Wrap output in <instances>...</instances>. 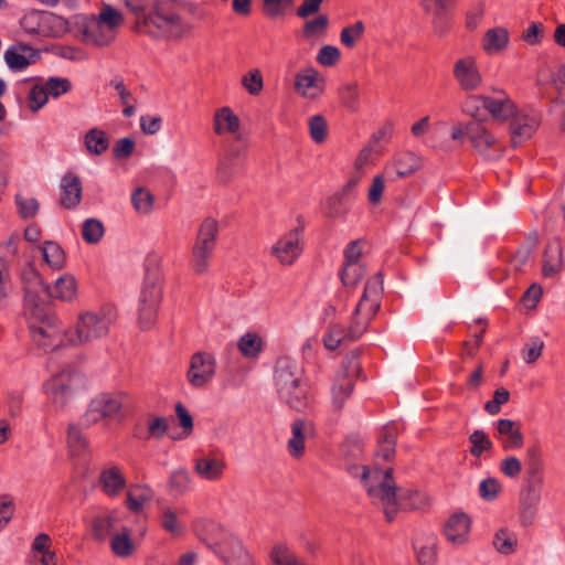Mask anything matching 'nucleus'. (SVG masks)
Listing matches in <instances>:
<instances>
[{
  "mask_svg": "<svg viewBox=\"0 0 565 565\" xmlns=\"http://www.w3.org/2000/svg\"><path fill=\"white\" fill-rule=\"evenodd\" d=\"M417 561L420 565H434L436 556V537L433 534L426 537H416L413 542Z\"/></svg>",
  "mask_w": 565,
  "mask_h": 565,
  "instance_id": "obj_37",
  "label": "nucleus"
},
{
  "mask_svg": "<svg viewBox=\"0 0 565 565\" xmlns=\"http://www.w3.org/2000/svg\"><path fill=\"white\" fill-rule=\"evenodd\" d=\"M99 484L106 495L115 498L126 488L127 481L121 468L117 465H111L100 471Z\"/></svg>",
  "mask_w": 565,
  "mask_h": 565,
  "instance_id": "obj_23",
  "label": "nucleus"
},
{
  "mask_svg": "<svg viewBox=\"0 0 565 565\" xmlns=\"http://www.w3.org/2000/svg\"><path fill=\"white\" fill-rule=\"evenodd\" d=\"M311 139L316 143H322L327 138L328 124L322 115H313L308 120Z\"/></svg>",
  "mask_w": 565,
  "mask_h": 565,
  "instance_id": "obj_51",
  "label": "nucleus"
},
{
  "mask_svg": "<svg viewBox=\"0 0 565 565\" xmlns=\"http://www.w3.org/2000/svg\"><path fill=\"white\" fill-rule=\"evenodd\" d=\"M209 545L225 565H255L242 542L231 533L222 532L221 537Z\"/></svg>",
  "mask_w": 565,
  "mask_h": 565,
  "instance_id": "obj_13",
  "label": "nucleus"
},
{
  "mask_svg": "<svg viewBox=\"0 0 565 565\" xmlns=\"http://www.w3.org/2000/svg\"><path fill=\"white\" fill-rule=\"evenodd\" d=\"M518 539L516 535L507 530L501 529L499 530L493 539V545L497 548V551L501 554L509 555L514 552V548L516 546Z\"/></svg>",
  "mask_w": 565,
  "mask_h": 565,
  "instance_id": "obj_44",
  "label": "nucleus"
},
{
  "mask_svg": "<svg viewBox=\"0 0 565 565\" xmlns=\"http://www.w3.org/2000/svg\"><path fill=\"white\" fill-rule=\"evenodd\" d=\"M15 204L19 214L24 218L33 217L39 210V202L34 198H24L20 194L15 195Z\"/></svg>",
  "mask_w": 565,
  "mask_h": 565,
  "instance_id": "obj_63",
  "label": "nucleus"
},
{
  "mask_svg": "<svg viewBox=\"0 0 565 565\" xmlns=\"http://www.w3.org/2000/svg\"><path fill=\"white\" fill-rule=\"evenodd\" d=\"M302 367L289 356L279 358L275 366V385L279 398L290 408L302 411L308 405V387Z\"/></svg>",
  "mask_w": 565,
  "mask_h": 565,
  "instance_id": "obj_4",
  "label": "nucleus"
},
{
  "mask_svg": "<svg viewBox=\"0 0 565 565\" xmlns=\"http://www.w3.org/2000/svg\"><path fill=\"white\" fill-rule=\"evenodd\" d=\"M302 227H296L282 236L273 247L271 253L282 265H291L301 254Z\"/></svg>",
  "mask_w": 565,
  "mask_h": 565,
  "instance_id": "obj_16",
  "label": "nucleus"
},
{
  "mask_svg": "<svg viewBox=\"0 0 565 565\" xmlns=\"http://www.w3.org/2000/svg\"><path fill=\"white\" fill-rule=\"evenodd\" d=\"M242 85L250 95H258L264 86L263 76L259 70H253L242 77Z\"/></svg>",
  "mask_w": 565,
  "mask_h": 565,
  "instance_id": "obj_59",
  "label": "nucleus"
},
{
  "mask_svg": "<svg viewBox=\"0 0 565 565\" xmlns=\"http://www.w3.org/2000/svg\"><path fill=\"white\" fill-rule=\"evenodd\" d=\"M121 520V513L118 510L104 511L95 516L93 522V533L97 540L106 539Z\"/></svg>",
  "mask_w": 565,
  "mask_h": 565,
  "instance_id": "obj_31",
  "label": "nucleus"
},
{
  "mask_svg": "<svg viewBox=\"0 0 565 565\" xmlns=\"http://www.w3.org/2000/svg\"><path fill=\"white\" fill-rule=\"evenodd\" d=\"M47 94L43 84L35 83L28 93V106L32 113L39 111L47 103Z\"/></svg>",
  "mask_w": 565,
  "mask_h": 565,
  "instance_id": "obj_53",
  "label": "nucleus"
},
{
  "mask_svg": "<svg viewBox=\"0 0 565 565\" xmlns=\"http://www.w3.org/2000/svg\"><path fill=\"white\" fill-rule=\"evenodd\" d=\"M110 548L116 556L128 557L135 552V544L129 533L124 531L113 536Z\"/></svg>",
  "mask_w": 565,
  "mask_h": 565,
  "instance_id": "obj_42",
  "label": "nucleus"
},
{
  "mask_svg": "<svg viewBox=\"0 0 565 565\" xmlns=\"http://www.w3.org/2000/svg\"><path fill=\"white\" fill-rule=\"evenodd\" d=\"M213 121L214 132L218 136L225 132L235 134L241 126L239 118L227 106L216 110Z\"/></svg>",
  "mask_w": 565,
  "mask_h": 565,
  "instance_id": "obj_34",
  "label": "nucleus"
},
{
  "mask_svg": "<svg viewBox=\"0 0 565 565\" xmlns=\"http://www.w3.org/2000/svg\"><path fill=\"white\" fill-rule=\"evenodd\" d=\"M40 52L26 44L11 45L4 52V61L11 71L19 72L35 63Z\"/></svg>",
  "mask_w": 565,
  "mask_h": 565,
  "instance_id": "obj_20",
  "label": "nucleus"
},
{
  "mask_svg": "<svg viewBox=\"0 0 565 565\" xmlns=\"http://www.w3.org/2000/svg\"><path fill=\"white\" fill-rule=\"evenodd\" d=\"M191 479L184 469L174 470L169 478V488L175 494H183L190 489Z\"/></svg>",
  "mask_w": 565,
  "mask_h": 565,
  "instance_id": "obj_52",
  "label": "nucleus"
},
{
  "mask_svg": "<svg viewBox=\"0 0 565 565\" xmlns=\"http://www.w3.org/2000/svg\"><path fill=\"white\" fill-rule=\"evenodd\" d=\"M497 431L504 450L519 449L523 446L524 437L520 425L512 419L501 418L497 422Z\"/></svg>",
  "mask_w": 565,
  "mask_h": 565,
  "instance_id": "obj_25",
  "label": "nucleus"
},
{
  "mask_svg": "<svg viewBox=\"0 0 565 565\" xmlns=\"http://www.w3.org/2000/svg\"><path fill=\"white\" fill-rule=\"evenodd\" d=\"M153 497V491L146 484H131L126 495V507L131 512H140Z\"/></svg>",
  "mask_w": 565,
  "mask_h": 565,
  "instance_id": "obj_36",
  "label": "nucleus"
},
{
  "mask_svg": "<svg viewBox=\"0 0 565 565\" xmlns=\"http://www.w3.org/2000/svg\"><path fill=\"white\" fill-rule=\"evenodd\" d=\"M470 532V519L466 513H455L446 521L444 534L448 542L461 545L467 542Z\"/></svg>",
  "mask_w": 565,
  "mask_h": 565,
  "instance_id": "obj_21",
  "label": "nucleus"
},
{
  "mask_svg": "<svg viewBox=\"0 0 565 565\" xmlns=\"http://www.w3.org/2000/svg\"><path fill=\"white\" fill-rule=\"evenodd\" d=\"M215 358L207 352H196L190 359L186 380L195 388L205 386L215 375Z\"/></svg>",
  "mask_w": 565,
  "mask_h": 565,
  "instance_id": "obj_14",
  "label": "nucleus"
},
{
  "mask_svg": "<svg viewBox=\"0 0 565 565\" xmlns=\"http://www.w3.org/2000/svg\"><path fill=\"white\" fill-rule=\"evenodd\" d=\"M396 437L395 427L393 425L385 426L379 438L376 456L382 457L386 461L391 460L395 454Z\"/></svg>",
  "mask_w": 565,
  "mask_h": 565,
  "instance_id": "obj_38",
  "label": "nucleus"
},
{
  "mask_svg": "<svg viewBox=\"0 0 565 565\" xmlns=\"http://www.w3.org/2000/svg\"><path fill=\"white\" fill-rule=\"evenodd\" d=\"M45 92L49 96L54 98L65 94L70 89V82L66 78L50 77L45 84H43Z\"/></svg>",
  "mask_w": 565,
  "mask_h": 565,
  "instance_id": "obj_62",
  "label": "nucleus"
},
{
  "mask_svg": "<svg viewBox=\"0 0 565 565\" xmlns=\"http://www.w3.org/2000/svg\"><path fill=\"white\" fill-rule=\"evenodd\" d=\"M185 514L184 508L164 507L161 513L162 529L173 535H178L185 529L182 516Z\"/></svg>",
  "mask_w": 565,
  "mask_h": 565,
  "instance_id": "obj_35",
  "label": "nucleus"
},
{
  "mask_svg": "<svg viewBox=\"0 0 565 565\" xmlns=\"http://www.w3.org/2000/svg\"><path fill=\"white\" fill-rule=\"evenodd\" d=\"M24 315L28 321L31 340L43 352L54 351L63 343V335L56 319L49 311L46 296L67 299L66 280L62 276L56 279L53 288L44 285L40 275L30 268L23 273Z\"/></svg>",
  "mask_w": 565,
  "mask_h": 565,
  "instance_id": "obj_1",
  "label": "nucleus"
},
{
  "mask_svg": "<svg viewBox=\"0 0 565 565\" xmlns=\"http://www.w3.org/2000/svg\"><path fill=\"white\" fill-rule=\"evenodd\" d=\"M81 233L86 243L97 244L105 234V227L102 221L92 217L84 221Z\"/></svg>",
  "mask_w": 565,
  "mask_h": 565,
  "instance_id": "obj_41",
  "label": "nucleus"
},
{
  "mask_svg": "<svg viewBox=\"0 0 565 565\" xmlns=\"http://www.w3.org/2000/svg\"><path fill=\"white\" fill-rule=\"evenodd\" d=\"M469 443L471 444L469 452L471 456L477 458L480 457L484 451L492 448V441L481 429H476L472 434H470Z\"/></svg>",
  "mask_w": 565,
  "mask_h": 565,
  "instance_id": "obj_49",
  "label": "nucleus"
},
{
  "mask_svg": "<svg viewBox=\"0 0 565 565\" xmlns=\"http://www.w3.org/2000/svg\"><path fill=\"white\" fill-rule=\"evenodd\" d=\"M73 35L85 45L103 47L113 42L116 33L108 31L94 14H75L73 15Z\"/></svg>",
  "mask_w": 565,
  "mask_h": 565,
  "instance_id": "obj_9",
  "label": "nucleus"
},
{
  "mask_svg": "<svg viewBox=\"0 0 565 565\" xmlns=\"http://www.w3.org/2000/svg\"><path fill=\"white\" fill-rule=\"evenodd\" d=\"M422 167V159L411 151H403L394 157V160L384 168V175L390 181H396L415 173Z\"/></svg>",
  "mask_w": 565,
  "mask_h": 565,
  "instance_id": "obj_19",
  "label": "nucleus"
},
{
  "mask_svg": "<svg viewBox=\"0 0 565 565\" xmlns=\"http://www.w3.org/2000/svg\"><path fill=\"white\" fill-rule=\"evenodd\" d=\"M315 433L311 422L296 419L291 424V438L288 440V452L294 458H300L305 452V439Z\"/></svg>",
  "mask_w": 565,
  "mask_h": 565,
  "instance_id": "obj_24",
  "label": "nucleus"
},
{
  "mask_svg": "<svg viewBox=\"0 0 565 565\" xmlns=\"http://www.w3.org/2000/svg\"><path fill=\"white\" fill-rule=\"evenodd\" d=\"M44 262L53 269H60L65 263V253L62 247L52 241L45 242L41 247Z\"/></svg>",
  "mask_w": 565,
  "mask_h": 565,
  "instance_id": "obj_40",
  "label": "nucleus"
},
{
  "mask_svg": "<svg viewBox=\"0 0 565 565\" xmlns=\"http://www.w3.org/2000/svg\"><path fill=\"white\" fill-rule=\"evenodd\" d=\"M340 98L343 104L350 111H356L359 108V89L358 85L354 83L344 84L340 88Z\"/></svg>",
  "mask_w": 565,
  "mask_h": 565,
  "instance_id": "obj_55",
  "label": "nucleus"
},
{
  "mask_svg": "<svg viewBox=\"0 0 565 565\" xmlns=\"http://www.w3.org/2000/svg\"><path fill=\"white\" fill-rule=\"evenodd\" d=\"M43 390L52 412H66L71 401V372L63 369L44 382Z\"/></svg>",
  "mask_w": 565,
  "mask_h": 565,
  "instance_id": "obj_11",
  "label": "nucleus"
},
{
  "mask_svg": "<svg viewBox=\"0 0 565 565\" xmlns=\"http://www.w3.org/2000/svg\"><path fill=\"white\" fill-rule=\"evenodd\" d=\"M510 399V393L504 387H499L494 391L493 398L484 404V409L490 415L500 413L502 405L507 404Z\"/></svg>",
  "mask_w": 565,
  "mask_h": 565,
  "instance_id": "obj_58",
  "label": "nucleus"
},
{
  "mask_svg": "<svg viewBox=\"0 0 565 565\" xmlns=\"http://www.w3.org/2000/svg\"><path fill=\"white\" fill-rule=\"evenodd\" d=\"M543 349L544 342L539 337L532 338L522 350L524 362L527 364L536 362L542 355Z\"/></svg>",
  "mask_w": 565,
  "mask_h": 565,
  "instance_id": "obj_57",
  "label": "nucleus"
},
{
  "mask_svg": "<svg viewBox=\"0 0 565 565\" xmlns=\"http://www.w3.org/2000/svg\"><path fill=\"white\" fill-rule=\"evenodd\" d=\"M452 75L463 92L477 90L482 83L476 58L471 55L463 56L455 62Z\"/></svg>",
  "mask_w": 565,
  "mask_h": 565,
  "instance_id": "obj_15",
  "label": "nucleus"
},
{
  "mask_svg": "<svg viewBox=\"0 0 565 565\" xmlns=\"http://www.w3.org/2000/svg\"><path fill=\"white\" fill-rule=\"evenodd\" d=\"M373 318L363 313H355L353 311L351 323L348 328V341H355L366 331L370 321Z\"/></svg>",
  "mask_w": 565,
  "mask_h": 565,
  "instance_id": "obj_50",
  "label": "nucleus"
},
{
  "mask_svg": "<svg viewBox=\"0 0 565 565\" xmlns=\"http://www.w3.org/2000/svg\"><path fill=\"white\" fill-rule=\"evenodd\" d=\"M563 248L559 242H551L546 245L543 259V275L554 277L563 269Z\"/></svg>",
  "mask_w": 565,
  "mask_h": 565,
  "instance_id": "obj_29",
  "label": "nucleus"
},
{
  "mask_svg": "<svg viewBox=\"0 0 565 565\" xmlns=\"http://www.w3.org/2000/svg\"><path fill=\"white\" fill-rule=\"evenodd\" d=\"M218 223L213 217H206L200 225L195 242L191 249V267L195 274H205L209 269L216 246Z\"/></svg>",
  "mask_w": 565,
  "mask_h": 565,
  "instance_id": "obj_8",
  "label": "nucleus"
},
{
  "mask_svg": "<svg viewBox=\"0 0 565 565\" xmlns=\"http://www.w3.org/2000/svg\"><path fill=\"white\" fill-rule=\"evenodd\" d=\"M501 491V484L495 478H487L479 484V494L483 500H494Z\"/></svg>",
  "mask_w": 565,
  "mask_h": 565,
  "instance_id": "obj_64",
  "label": "nucleus"
},
{
  "mask_svg": "<svg viewBox=\"0 0 565 565\" xmlns=\"http://www.w3.org/2000/svg\"><path fill=\"white\" fill-rule=\"evenodd\" d=\"M96 19L105 25L108 31L116 33V29L124 23L122 14L110 4H105Z\"/></svg>",
  "mask_w": 565,
  "mask_h": 565,
  "instance_id": "obj_45",
  "label": "nucleus"
},
{
  "mask_svg": "<svg viewBox=\"0 0 565 565\" xmlns=\"http://www.w3.org/2000/svg\"><path fill=\"white\" fill-rule=\"evenodd\" d=\"M295 88L301 96L310 99L317 98L322 93V86L319 85L318 72L309 70L305 74H297Z\"/></svg>",
  "mask_w": 565,
  "mask_h": 565,
  "instance_id": "obj_32",
  "label": "nucleus"
},
{
  "mask_svg": "<svg viewBox=\"0 0 565 565\" xmlns=\"http://www.w3.org/2000/svg\"><path fill=\"white\" fill-rule=\"evenodd\" d=\"M225 469V462L214 457H202L195 460L194 470L196 473L209 481L221 479Z\"/></svg>",
  "mask_w": 565,
  "mask_h": 565,
  "instance_id": "obj_33",
  "label": "nucleus"
},
{
  "mask_svg": "<svg viewBox=\"0 0 565 565\" xmlns=\"http://www.w3.org/2000/svg\"><path fill=\"white\" fill-rule=\"evenodd\" d=\"M349 204L348 200L334 193L323 202L322 211L329 218H344L349 210Z\"/></svg>",
  "mask_w": 565,
  "mask_h": 565,
  "instance_id": "obj_39",
  "label": "nucleus"
},
{
  "mask_svg": "<svg viewBox=\"0 0 565 565\" xmlns=\"http://www.w3.org/2000/svg\"><path fill=\"white\" fill-rule=\"evenodd\" d=\"M525 480L526 484L541 486L543 480L544 462L539 445H530L525 450Z\"/></svg>",
  "mask_w": 565,
  "mask_h": 565,
  "instance_id": "obj_22",
  "label": "nucleus"
},
{
  "mask_svg": "<svg viewBox=\"0 0 565 565\" xmlns=\"http://www.w3.org/2000/svg\"><path fill=\"white\" fill-rule=\"evenodd\" d=\"M456 0H422L425 12L431 14L435 33L444 35L450 29L451 9Z\"/></svg>",
  "mask_w": 565,
  "mask_h": 565,
  "instance_id": "obj_18",
  "label": "nucleus"
},
{
  "mask_svg": "<svg viewBox=\"0 0 565 565\" xmlns=\"http://www.w3.org/2000/svg\"><path fill=\"white\" fill-rule=\"evenodd\" d=\"M364 29V23L362 21H356L355 23L343 28L340 33L341 43L349 49L353 47L356 41L363 35Z\"/></svg>",
  "mask_w": 565,
  "mask_h": 565,
  "instance_id": "obj_54",
  "label": "nucleus"
},
{
  "mask_svg": "<svg viewBox=\"0 0 565 565\" xmlns=\"http://www.w3.org/2000/svg\"><path fill=\"white\" fill-rule=\"evenodd\" d=\"M480 100L482 103L483 108H486L494 119L498 120H507L512 117L514 113V105L512 100L502 96L499 98L491 96H481Z\"/></svg>",
  "mask_w": 565,
  "mask_h": 565,
  "instance_id": "obj_28",
  "label": "nucleus"
},
{
  "mask_svg": "<svg viewBox=\"0 0 565 565\" xmlns=\"http://www.w3.org/2000/svg\"><path fill=\"white\" fill-rule=\"evenodd\" d=\"M134 29L153 39H180L190 25L171 2L163 1L156 3L141 20H136Z\"/></svg>",
  "mask_w": 565,
  "mask_h": 565,
  "instance_id": "obj_3",
  "label": "nucleus"
},
{
  "mask_svg": "<svg viewBox=\"0 0 565 565\" xmlns=\"http://www.w3.org/2000/svg\"><path fill=\"white\" fill-rule=\"evenodd\" d=\"M540 125V116L536 111L515 113L510 122L511 142L514 147L530 139Z\"/></svg>",
  "mask_w": 565,
  "mask_h": 565,
  "instance_id": "obj_17",
  "label": "nucleus"
},
{
  "mask_svg": "<svg viewBox=\"0 0 565 565\" xmlns=\"http://www.w3.org/2000/svg\"><path fill=\"white\" fill-rule=\"evenodd\" d=\"M136 147V142L130 137L118 139L113 147V156L117 160L128 159Z\"/></svg>",
  "mask_w": 565,
  "mask_h": 565,
  "instance_id": "obj_61",
  "label": "nucleus"
},
{
  "mask_svg": "<svg viewBox=\"0 0 565 565\" xmlns=\"http://www.w3.org/2000/svg\"><path fill=\"white\" fill-rule=\"evenodd\" d=\"M365 273V267L362 264H343L340 278L345 287H355Z\"/></svg>",
  "mask_w": 565,
  "mask_h": 565,
  "instance_id": "obj_46",
  "label": "nucleus"
},
{
  "mask_svg": "<svg viewBox=\"0 0 565 565\" xmlns=\"http://www.w3.org/2000/svg\"><path fill=\"white\" fill-rule=\"evenodd\" d=\"M466 132L475 150L490 158L488 151L495 143L494 137L478 121L469 122Z\"/></svg>",
  "mask_w": 565,
  "mask_h": 565,
  "instance_id": "obj_26",
  "label": "nucleus"
},
{
  "mask_svg": "<svg viewBox=\"0 0 565 565\" xmlns=\"http://www.w3.org/2000/svg\"><path fill=\"white\" fill-rule=\"evenodd\" d=\"M361 373L359 352L352 351L345 355L338 369L330 388L331 406L334 412H340L353 393L355 380Z\"/></svg>",
  "mask_w": 565,
  "mask_h": 565,
  "instance_id": "obj_7",
  "label": "nucleus"
},
{
  "mask_svg": "<svg viewBox=\"0 0 565 565\" xmlns=\"http://www.w3.org/2000/svg\"><path fill=\"white\" fill-rule=\"evenodd\" d=\"M329 25V19L326 14H320L317 18L307 21L303 24V36L307 39L322 34Z\"/></svg>",
  "mask_w": 565,
  "mask_h": 565,
  "instance_id": "obj_56",
  "label": "nucleus"
},
{
  "mask_svg": "<svg viewBox=\"0 0 565 565\" xmlns=\"http://www.w3.org/2000/svg\"><path fill=\"white\" fill-rule=\"evenodd\" d=\"M83 146L90 156H102L110 146L109 136L99 128H90L83 137Z\"/></svg>",
  "mask_w": 565,
  "mask_h": 565,
  "instance_id": "obj_30",
  "label": "nucleus"
},
{
  "mask_svg": "<svg viewBox=\"0 0 565 565\" xmlns=\"http://www.w3.org/2000/svg\"><path fill=\"white\" fill-rule=\"evenodd\" d=\"M510 43V33L503 26L489 29L481 41V46L488 55H495L504 51Z\"/></svg>",
  "mask_w": 565,
  "mask_h": 565,
  "instance_id": "obj_27",
  "label": "nucleus"
},
{
  "mask_svg": "<svg viewBox=\"0 0 565 565\" xmlns=\"http://www.w3.org/2000/svg\"><path fill=\"white\" fill-rule=\"evenodd\" d=\"M117 318V308L109 302L104 303L97 311L79 313L73 332V345L87 344L106 337Z\"/></svg>",
  "mask_w": 565,
  "mask_h": 565,
  "instance_id": "obj_6",
  "label": "nucleus"
},
{
  "mask_svg": "<svg viewBox=\"0 0 565 565\" xmlns=\"http://www.w3.org/2000/svg\"><path fill=\"white\" fill-rule=\"evenodd\" d=\"M154 198L150 191L139 186L131 194L134 209L141 214H149L153 209Z\"/></svg>",
  "mask_w": 565,
  "mask_h": 565,
  "instance_id": "obj_43",
  "label": "nucleus"
},
{
  "mask_svg": "<svg viewBox=\"0 0 565 565\" xmlns=\"http://www.w3.org/2000/svg\"><path fill=\"white\" fill-rule=\"evenodd\" d=\"M122 402L119 396L102 393L93 398L83 416V424L89 426L99 419H120Z\"/></svg>",
  "mask_w": 565,
  "mask_h": 565,
  "instance_id": "obj_12",
  "label": "nucleus"
},
{
  "mask_svg": "<svg viewBox=\"0 0 565 565\" xmlns=\"http://www.w3.org/2000/svg\"><path fill=\"white\" fill-rule=\"evenodd\" d=\"M20 24L29 34L58 36L67 30L68 22L49 11L31 10L22 17Z\"/></svg>",
  "mask_w": 565,
  "mask_h": 565,
  "instance_id": "obj_10",
  "label": "nucleus"
},
{
  "mask_svg": "<svg viewBox=\"0 0 565 565\" xmlns=\"http://www.w3.org/2000/svg\"><path fill=\"white\" fill-rule=\"evenodd\" d=\"M145 270V279L138 298L137 316L140 329L149 330L157 321L162 299L163 276L157 256L146 259Z\"/></svg>",
  "mask_w": 565,
  "mask_h": 565,
  "instance_id": "obj_5",
  "label": "nucleus"
},
{
  "mask_svg": "<svg viewBox=\"0 0 565 565\" xmlns=\"http://www.w3.org/2000/svg\"><path fill=\"white\" fill-rule=\"evenodd\" d=\"M237 347L246 358H256L262 351V339L255 333H246L238 340Z\"/></svg>",
  "mask_w": 565,
  "mask_h": 565,
  "instance_id": "obj_47",
  "label": "nucleus"
},
{
  "mask_svg": "<svg viewBox=\"0 0 565 565\" xmlns=\"http://www.w3.org/2000/svg\"><path fill=\"white\" fill-rule=\"evenodd\" d=\"M348 471L351 476L361 479L374 501L383 504V511L388 522L395 519L398 508H407L403 502L405 493L402 489L396 488L392 469L385 471L375 469L371 473L366 466L352 465L348 467Z\"/></svg>",
  "mask_w": 565,
  "mask_h": 565,
  "instance_id": "obj_2",
  "label": "nucleus"
},
{
  "mask_svg": "<svg viewBox=\"0 0 565 565\" xmlns=\"http://www.w3.org/2000/svg\"><path fill=\"white\" fill-rule=\"evenodd\" d=\"M345 340H348V329L341 324L330 326L323 335V344L330 351L338 349Z\"/></svg>",
  "mask_w": 565,
  "mask_h": 565,
  "instance_id": "obj_48",
  "label": "nucleus"
},
{
  "mask_svg": "<svg viewBox=\"0 0 565 565\" xmlns=\"http://www.w3.org/2000/svg\"><path fill=\"white\" fill-rule=\"evenodd\" d=\"M540 499V486L524 483L520 494L521 507H537Z\"/></svg>",
  "mask_w": 565,
  "mask_h": 565,
  "instance_id": "obj_60",
  "label": "nucleus"
}]
</instances>
